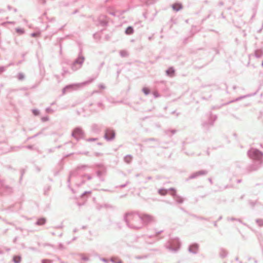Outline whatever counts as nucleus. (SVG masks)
Here are the masks:
<instances>
[{"mask_svg":"<svg viewBox=\"0 0 263 263\" xmlns=\"http://www.w3.org/2000/svg\"><path fill=\"white\" fill-rule=\"evenodd\" d=\"M249 154L250 157L254 159L260 160L262 157V153L254 148H252Z\"/></svg>","mask_w":263,"mask_h":263,"instance_id":"obj_1","label":"nucleus"},{"mask_svg":"<svg viewBox=\"0 0 263 263\" xmlns=\"http://www.w3.org/2000/svg\"><path fill=\"white\" fill-rule=\"evenodd\" d=\"M106 137L107 139H111L115 137V133L112 131H108L106 133Z\"/></svg>","mask_w":263,"mask_h":263,"instance_id":"obj_2","label":"nucleus"},{"mask_svg":"<svg viewBox=\"0 0 263 263\" xmlns=\"http://www.w3.org/2000/svg\"><path fill=\"white\" fill-rule=\"evenodd\" d=\"M173 8L176 11H178L182 8V6L180 4H175L173 5Z\"/></svg>","mask_w":263,"mask_h":263,"instance_id":"obj_3","label":"nucleus"},{"mask_svg":"<svg viewBox=\"0 0 263 263\" xmlns=\"http://www.w3.org/2000/svg\"><path fill=\"white\" fill-rule=\"evenodd\" d=\"M46 220L45 218H40L38 219L36 223L38 225H42L45 223Z\"/></svg>","mask_w":263,"mask_h":263,"instance_id":"obj_4","label":"nucleus"},{"mask_svg":"<svg viewBox=\"0 0 263 263\" xmlns=\"http://www.w3.org/2000/svg\"><path fill=\"white\" fill-rule=\"evenodd\" d=\"M126 33L127 34H132L133 32V29L131 27H128L126 30Z\"/></svg>","mask_w":263,"mask_h":263,"instance_id":"obj_5","label":"nucleus"},{"mask_svg":"<svg viewBox=\"0 0 263 263\" xmlns=\"http://www.w3.org/2000/svg\"><path fill=\"white\" fill-rule=\"evenodd\" d=\"M21 258L20 256H14L13 257V260L15 262V263H19L21 261Z\"/></svg>","mask_w":263,"mask_h":263,"instance_id":"obj_6","label":"nucleus"},{"mask_svg":"<svg viewBox=\"0 0 263 263\" xmlns=\"http://www.w3.org/2000/svg\"><path fill=\"white\" fill-rule=\"evenodd\" d=\"M174 71L173 69L170 68L167 70V73L170 74L171 76H173L174 74Z\"/></svg>","mask_w":263,"mask_h":263,"instance_id":"obj_7","label":"nucleus"},{"mask_svg":"<svg viewBox=\"0 0 263 263\" xmlns=\"http://www.w3.org/2000/svg\"><path fill=\"white\" fill-rule=\"evenodd\" d=\"M142 90L145 95H147L149 92V89L147 87L143 88Z\"/></svg>","mask_w":263,"mask_h":263,"instance_id":"obj_8","label":"nucleus"},{"mask_svg":"<svg viewBox=\"0 0 263 263\" xmlns=\"http://www.w3.org/2000/svg\"><path fill=\"white\" fill-rule=\"evenodd\" d=\"M43 263H50V262L49 261L44 260L43 261Z\"/></svg>","mask_w":263,"mask_h":263,"instance_id":"obj_9","label":"nucleus"}]
</instances>
